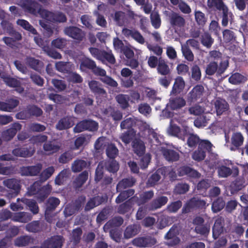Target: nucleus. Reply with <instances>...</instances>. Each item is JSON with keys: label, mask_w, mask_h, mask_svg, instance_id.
Here are the masks:
<instances>
[{"label": "nucleus", "mask_w": 248, "mask_h": 248, "mask_svg": "<svg viewBox=\"0 0 248 248\" xmlns=\"http://www.w3.org/2000/svg\"><path fill=\"white\" fill-rule=\"evenodd\" d=\"M228 60L221 61L219 65L217 62L211 61L206 67L205 73L211 76L216 73L217 76H221L229 67Z\"/></svg>", "instance_id": "obj_1"}, {"label": "nucleus", "mask_w": 248, "mask_h": 248, "mask_svg": "<svg viewBox=\"0 0 248 248\" xmlns=\"http://www.w3.org/2000/svg\"><path fill=\"white\" fill-rule=\"evenodd\" d=\"M212 146L209 140H202L198 149L193 152L192 158L198 162L203 160L205 158L206 153H210L212 151Z\"/></svg>", "instance_id": "obj_2"}, {"label": "nucleus", "mask_w": 248, "mask_h": 248, "mask_svg": "<svg viewBox=\"0 0 248 248\" xmlns=\"http://www.w3.org/2000/svg\"><path fill=\"white\" fill-rule=\"evenodd\" d=\"M80 68L82 71L90 70L95 76H104L106 74L104 69L97 67L95 62L89 58H85L81 61Z\"/></svg>", "instance_id": "obj_3"}, {"label": "nucleus", "mask_w": 248, "mask_h": 248, "mask_svg": "<svg viewBox=\"0 0 248 248\" xmlns=\"http://www.w3.org/2000/svg\"><path fill=\"white\" fill-rule=\"evenodd\" d=\"M98 127L97 122L91 119H85L78 122L74 127L73 131L75 133H78L84 131H96Z\"/></svg>", "instance_id": "obj_4"}, {"label": "nucleus", "mask_w": 248, "mask_h": 248, "mask_svg": "<svg viewBox=\"0 0 248 248\" xmlns=\"http://www.w3.org/2000/svg\"><path fill=\"white\" fill-rule=\"evenodd\" d=\"M3 185L9 189L13 191L8 193L9 198H13L16 197L21 189L20 180L15 178H9L3 181Z\"/></svg>", "instance_id": "obj_5"}, {"label": "nucleus", "mask_w": 248, "mask_h": 248, "mask_svg": "<svg viewBox=\"0 0 248 248\" xmlns=\"http://www.w3.org/2000/svg\"><path fill=\"white\" fill-rule=\"evenodd\" d=\"M35 151V148L33 146L24 145L22 146L16 145L12 151L13 155L16 157L24 158L32 156Z\"/></svg>", "instance_id": "obj_6"}, {"label": "nucleus", "mask_w": 248, "mask_h": 248, "mask_svg": "<svg viewBox=\"0 0 248 248\" xmlns=\"http://www.w3.org/2000/svg\"><path fill=\"white\" fill-rule=\"evenodd\" d=\"M156 243V239L150 235L138 237L133 239L132 241V244L133 246L139 248L152 247Z\"/></svg>", "instance_id": "obj_7"}, {"label": "nucleus", "mask_w": 248, "mask_h": 248, "mask_svg": "<svg viewBox=\"0 0 248 248\" xmlns=\"http://www.w3.org/2000/svg\"><path fill=\"white\" fill-rule=\"evenodd\" d=\"M64 33L74 40L80 42L83 40L85 33L81 29L74 26H69L64 28Z\"/></svg>", "instance_id": "obj_8"}, {"label": "nucleus", "mask_w": 248, "mask_h": 248, "mask_svg": "<svg viewBox=\"0 0 248 248\" xmlns=\"http://www.w3.org/2000/svg\"><path fill=\"white\" fill-rule=\"evenodd\" d=\"M64 241L65 239L62 236L53 235L43 242V247L44 248H62Z\"/></svg>", "instance_id": "obj_9"}, {"label": "nucleus", "mask_w": 248, "mask_h": 248, "mask_svg": "<svg viewBox=\"0 0 248 248\" xmlns=\"http://www.w3.org/2000/svg\"><path fill=\"white\" fill-rule=\"evenodd\" d=\"M60 203V200L54 197H49L45 204V216L46 219L48 221V218L51 217V214L55 211Z\"/></svg>", "instance_id": "obj_10"}, {"label": "nucleus", "mask_w": 248, "mask_h": 248, "mask_svg": "<svg viewBox=\"0 0 248 248\" xmlns=\"http://www.w3.org/2000/svg\"><path fill=\"white\" fill-rule=\"evenodd\" d=\"M204 92L203 86L201 84H198L194 86L189 92L187 95V101L188 102H195L201 98Z\"/></svg>", "instance_id": "obj_11"}, {"label": "nucleus", "mask_w": 248, "mask_h": 248, "mask_svg": "<svg viewBox=\"0 0 248 248\" xmlns=\"http://www.w3.org/2000/svg\"><path fill=\"white\" fill-rule=\"evenodd\" d=\"M42 169V165L40 163L34 166H22L20 168V173L21 176H36Z\"/></svg>", "instance_id": "obj_12"}, {"label": "nucleus", "mask_w": 248, "mask_h": 248, "mask_svg": "<svg viewBox=\"0 0 248 248\" xmlns=\"http://www.w3.org/2000/svg\"><path fill=\"white\" fill-rule=\"evenodd\" d=\"M177 226L174 225L165 235V239L169 240L167 242V245L173 247L180 243V239L177 236Z\"/></svg>", "instance_id": "obj_13"}, {"label": "nucleus", "mask_w": 248, "mask_h": 248, "mask_svg": "<svg viewBox=\"0 0 248 248\" xmlns=\"http://www.w3.org/2000/svg\"><path fill=\"white\" fill-rule=\"evenodd\" d=\"M224 230V219L222 217H218L215 220L212 228V235L214 239H217L223 233Z\"/></svg>", "instance_id": "obj_14"}, {"label": "nucleus", "mask_w": 248, "mask_h": 248, "mask_svg": "<svg viewBox=\"0 0 248 248\" xmlns=\"http://www.w3.org/2000/svg\"><path fill=\"white\" fill-rule=\"evenodd\" d=\"M21 128L22 125L19 123H14L10 128L2 132V137L3 139L6 141L11 140L16 135L17 131L21 130Z\"/></svg>", "instance_id": "obj_15"}, {"label": "nucleus", "mask_w": 248, "mask_h": 248, "mask_svg": "<svg viewBox=\"0 0 248 248\" xmlns=\"http://www.w3.org/2000/svg\"><path fill=\"white\" fill-rule=\"evenodd\" d=\"M45 18L53 22L63 23L67 21L66 16L62 13L54 14L48 11L44 10Z\"/></svg>", "instance_id": "obj_16"}, {"label": "nucleus", "mask_w": 248, "mask_h": 248, "mask_svg": "<svg viewBox=\"0 0 248 248\" xmlns=\"http://www.w3.org/2000/svg\"><path fill=\"white\" fill-rule=\"evenodd\" d=\"M161 153L165 159L169 162H173L179 160L180 155L177 151L167 148H162Z\"/></svg>", "instance_id": "obj_17"}, {"label": "nucleus", "mask_w": 248, "mask_h": 248, "mask_svg": "<svg viewBox=\"0 0 248 248\" xmlns=\"http://www.w3.org/2000/svg\"><path fill=\"white\" fill-rule=\"evenodd\" d=\"M132 148L134 153L139 156L143 155L145 152L144 142L140 138H135L132 141Z\"/></svg>", "instance_id": "obj_18"}, {"label": "nucleus", "mask_w": 248, "mask_h": 248, "mask_svg": "<svg viewBox=\"0 0 248 248\" xmlns=\"http://www.w3.org/2000/svg\"><path fill=\"white\" fill-rule=\"evenodd\" d=\"M215 7L219 11H222V19L221 23L223 27H226L228 25L229 20V10L228 7L224 4L222 0H217Z\"/></svg>", "instance_id": "obj_19"}, {"label": "nucleus", "mask_w": 248, "mask_h": 248, "mask_svg": "<svg viewBox=\"0 0 248 248\" xmlns=\"http://www.w3.org/2000/svg\"><path fill=\"white\" fill-rule=\"evenodd\" d=\"M19 104V100L14 98L8 99L6 102L0 101V110L11 112Z\"/></svg>", "instance_id": "obj_20"}, {"label": "nucleus", "mask_w": 248, "mask_h": 248, "mask_svg": "<svg viewBox=\"0 0 248 248\" xmlns=\"http://www.w3.org/2000/svg\"><path fill=\"white\" fill-rule=\"evenodd\" d=\"M141 226L139 224L134 223L127 226L124 233L125 239H129L138 234L140 231Z\"/></svg>", "instance_id": "obj_21"}, {"label": "nucleus", "mask_w": 248, "mask_h": 248, "mask_svg": "<svg viewBox=\"0 0 248 248\" xmlns=\"http://www.w3.org/2000/svg\"><path fill=\"white\" fill-rule=\"evenodd\" d=\"M168 201L166 196H161L154 199L149 204V209L155 211L165 205Z\"/></svg>", "instance_id": "obj_22"}, {"label": "nucleus", "mask_w": 248, "mask_h": 248, "mask_svg": "<svg viewBox=\"0 0 248 248\" xmlns=\"http://www.w3.org/2000/svg\"><path fill=\"white\" fill-rule=\"evenodd\" d=\"M136 182V179L133 177L123 178L117 184L116 191L118 192L127 188L132 187Z\"/></svg>", "instance_id": "obj_23"}, {"label": "nucleus", "mask_w": 248, "mask_h": 248, "mask_svg": "<svg viewBox=\"0 0 248 248\" xmlns=\"http://www.w3.org/2000/svg\"><path fill=\"white\" fill-rule=\"evenodd\" d=\"M88 85L91 92L95 95L104 96L107 94L106 91L101 87L98 81L92 80L89 82Z\"/></svg>", "instance_id": "obj_24"}, {"label": "nucleus", "mask_w": 248, "mask_h": 248, "mask_svg": "<svg viewBox=\"0 0 248 248\" xmlns=\"http://www.w3.org/2000/svg\"><path fill=\"white\" fill-rule=\"evenodd\" d=\"M217 115H221L229 109V104L227 101L221 98H217L214 102Z\"/></svg>", "instance_id": "obj_25"}, {"label": "nucleus", "mask_w": 248, "mask_h": 248, "mask_svg": "<svg viewBox=\"0 0 248 248\" xmlns=\"http://www.w3.org/2000/svg\"><path fill=\"white\" fill-rule=\"evenodd\" d=\"M52 186L49 184L41 186L36 196V199L39 202H43L50 194Z\"/></svg>", "instance_id": "obj_26"}, {"label": "nucleus", "mask_w": 248, "mask_h": 248, "mask_svg": "<svg viewBox=\"0 0 248 248\" xmlns=\"http://www.w3.org/2000/svg\"><path fill=\"white\" fill-rule=\"evenodd\" d=\"M74 125L73 118L71 116H65L61 118L57 124L56 127L59 130L68 129Z\"/></svg>", "instance_id": "obj_27"}, {"label": "nucleus", "mask_w": 248, "mask_h": 248, "mask_svg": "<svg viewBox=\"0 0 248 248\" xmlns=\"http://www.w3.org/2000/svg\"><path fill=\"white\" fill-rule=\"evenodd\" d=\"M246 186L245 180L244 178H237L232 181L230 186V189L232 194L236 193Z\"/></svg>", "instance_id": "obj_28"}, {"label": "nucleus", "mask_w": 248, "mask_h": 248, "mask_svg": "<svg viewBox=\"0 0 248 248\" xmlns=\"http://www.w3.org/2000/svg\"><path fill=\"white\" fill-rule=\"evenodd\" d=\"M244 140V138L240 132L233 133L231 137V144L235 149L232 147L231 150L232 151L239 149L243 145Z\"/></svg>", "instance_id": "obj_29"}, {"label": "nucleus", "mask_w": 248, "mask_h": 248, "mask_svg": "<svg viewBox=\"0 0 248 248\" xmlns=\"http://www.w3.org/2000/svg\"><path fill=\"white\" fill-rule=\"evenodd\" d=\"M154 196V192L152 190L145 191L140 194L139 197H136L135 201L139 206L143 205L152 199Z\"/></svg>", "instance_id": "obj_30"}, {"label": "nucleus", "mask_w": 248, "mask_h": 248, "mask_svg": "<svg viewBox=\"0 0 248 248\" xmlns=\"http://www.w3.org/2000/svg\"><path fill=\"white\" fill-rule=\"evenodd\" d=\"M170 22L174 27L181 28L185 24V20L184 17L176 13H173L170 16Z\"/></svg>", "instance_id": "obj_31"}, {"label": "nucleus", "mask_w": 248, "mask_h": 248, "mask_svg": "<svg viewBox=\"0 0 248 248\" xmlns=\"http://www.w3.org/2000/svg\"><path fill=\"white\" fill-rule=\"evenodd\" d=\"M165 169L161 168L158 169L155 173L152 174L149 178L147 184L151 186L155 185L156 183L160 179L161 175H165Z\"/></svg>", "instance_id": "obj_32"}, {"label": "nucleus", "mask_w": 248, "mask_h": 248, "mask_svg": "<svg viewBox=\"0 0 248 248\" xmlns=\"http://www.w3.org/2000/svg\"><path fill=\"white\" fill-rule=\"evenodd\" d=\"M33 241V238L29 235H22L16 238L14 240V245L17 247H24L28 246Z\"/></svg>", "instance_id": "obj_33"}, {"label": "nucleus", "mask_w": 248, "mask_h": 248, "mask_svg": "<svg viewBox=\"0 0 248 248\" xmlns=\"http://www.w3.org/2000/svg\"><path fill=\"white\" fill-rule=\"evenodd\" d=\"M185 82L181 77H177L175 79L171 93L173 94L180 93L185 88Z\"/></svg>", "instance_id": "obj_34"}, {"label": "nucleus", "mask_w": 248, "mask_h": 248, "mask_svg": "<svg viewBox=\"0 0 248 248\" xmlns=\"http://www.w3.org/2000/svg\"><path fill=\"white\" fill-rule=\"evenodd\" d=\"M185 100L181 97H176L170 99L169 105L172 110H177L186 105Z\"/></svg>", "instance_id": "obj_35"}, {"label": "nucleus", "mask_w": 248, "mask_h": 248, "mask_svg": "<svg viewBox=\"0 0 248 248\" xmlns=\"http://www.w3.org/2000/svg\"><path fill=\"white\" fill-rule=\"evenodd\" d=\"M157 71L159 74L162 76H169L170 74V70L169 65L165 60L161 58L158 59Z\"/></svg>", "instance_id": "obj_36"}, {"label": "nucleus", "mask_w": 248, "mask_h": 248, "mask_svg": "<svg viewBox=\"0 0 248 248\" xmlns=\"http://www.w3.org/2000/svg\"><path fill=\"white\" fill-rule=\"evenodd\" d=\"M32 218L31 214L27 212H20L15 214L13 220L21 223H27L31 221Z\"/></svg>", "instance_id": "obj_37"}, {"label": "nucleus", "mask_w": 248, "mask_h": 248, "mask_svg": "<svg viewBox=\"0 0 248 248\" xmlns=\"http://www.w3.org/2000/svg\"><path fill=\"white\" fill-rule=\"evenodd\" d=\"M120 193L115 199V202L117 203H120L132 196L135 193V190L133 189H128L125 190L119 191Z\"/></svg>", "instance_id": "obj_38"}, {"label": "nucleus", "mask_w": 248, "mask_h": 248, "mask_svg": "<svg viewBox=\"0 0 248 248\" xmlns=\"http://www.w3.org/2000/svg\"><path fill=\"white\" fill-rule=\"evenodd\" d=\"M201 44L207 48H210L214 43V39L208 31H205L200 36Z\"/></svg>", "instance_id": "obj_39"}, {"label": "nucleus", "mask_w": 248, "mask_h": 248, "mask_svg": "<svg viewBox=\"0 0 248 248\" xmlns=\"http://www.w3.org/2000/svg\"><path fill=\"white\" fill-rule=\"evenodd\" d=\"M136 196H133L124 203L119 205L118 207L117 211L120 214H124L129 212L131 208L132 202L135 201Z\"/></svg>", "instance_id": "obj_40"}, {"label": "nucleus", "mask_w": 248, "mask_h": 248, "mask_svg": "<svg viewBox=\"0 0 248 248\" xmlns=\"http://www.w3.org/2000/svg\"><path fill=\"white\" fill-rule=\"evenodd\" d=\"M114 20L119 26L124 25L128 23V17L127 15L122 11H116L114 14Z\"/></svg>", "instance_id": "obj_41"}, {"label": "nucleus", "mask_w": 248, "mask_h": 248, "mask_svg": "<svg viewBox=\"0 0 248 248\" xmlns=\"http://www.w3.org/2000/svg\"><path fill=\"white\" fill-rule=\"evenodd\" d=\"M25 62L31 68L36 71L41 70L43 64L41 61L31 57H27Z\"/></svg>", "instance_id": "obj_42"}, {"label": "nucleus", "mask_w": 248, "mask_h": 248, "mask_svg": "<svg viewBox=\"0 0 248 248\" xmlns=\"http://www.w3.org/2000/svg\"><path fill=\"white\" fill-rule=\"evenodd\" d=\"M135 135L136 131L134 129H129L122 133L120 138L121 139L122 141L126 145L133 141Z\"/></svg>", "instance_id": "obj_43"}, {"label": "nucleus", "mask_w": 248, "mask_h": 248, "mask_svg": "<svg viewBox=\"0 0 248 248\" xmlns=\"http://www.w3.org/2000/svg\"><path fill=\"white\" fill-rule=\"evenodd\" d=\"M75 157L73 150H68L62 154L58 158V161L61 164H66L72 160Z\"/></svg>", "instance_id": "obj_44"}, {"label": "nucleus", "mask_w": 248, "mask_h": 248, "mask_svg": "<svg viewBox=\"0 0 248 248\" xmlns=\"http://www.w3.org/2000/svg\"><path fill=\"white\" fill-rule=\"evenodd\" d=\"M16 24L31 33L34 35L37 34V31L28 21L19 19L16 21Z\"/></svg>", "instance_id": "obj_45"}, {"label": "nucleus", "mask_w": 248, "mask_h": 248, "mask_svg": "<svg viewBox=\"0 0 248 248\" xmlns=\"http://www.w3.org/2000/svg\"><path fill=\"white\" fill-rule=\"evenodd\" d=\"M217 172L219 177L227 178L232 174V170L224 165H221L217 167Z\"/></svg>", "instance_id": "obj_46"}, {"label": "nucleus", "mask_w": 248, "mask_h": 248, "mask_svg": "<svg viewBox=\"0 0 248 248\" xmlns=\"http://www.w3.org/2000/svg\"><path fill=\"white\" fill-rule=\"evenodd\" d=\"M21 202L25 204L33 214H37L39 212V207L35 201L27 199H22Z\"/></svg>", "instance_id": "obj_47"}, {"label": "nucleus", "mask_w": 248, "mask_h": 248, "mask_svg": "<svg viewBox=\"0 0 248 248\" xmlns=\"http://www.w3.org/2000/svg\"><path fill=\"white\" fill-rule=\"evenodd\" d=\"M43 149L46 152H48L49 154H52L59 151L60 149V146L52 141H49L46 142L44 144Z\"/></svg>", "instance_id": "obj_48"}, {"label": "nucleus", "mask_w": 248, "mask_h": 248, "mask_svg": "<svg viewBox=\"0 0 248 248\" xmlns=\"http://www.w3.org/2000/svg\"><path fill=\"white\" fill-rule=\"evenodd\" d=\"M82 230L80 227H77L73 230L71 233V241L75 245L78 244L80 241Z\"/></svg>", "instance_id": "obj_49"}, {"label": "nucleus", "mask_w": 248, "mask_h": 248, "mask_svg": "<svg viewBox=\"0 0 248 248\" xmlns=\"http://www.w3.org/2000/svg\"><path fill=\"white\" fill-rule=\"evenodd\" d=\"M26 111L30 115L35 117L41 116L43 113L42 109L36 105H29L27 107Z\"/></svg>", "instance_id": "obj_50"}, {"label": "nucleus", "mask_w": 248, "mask_h": 248, "mask_svg": "<svg viewBox=\"0 0 248 248\" xmlns=\"http://www.w3.org/2000/svg\"><path fill=\"white\" fill-rule=\"evenodd\" d=\"M225 202L222 197L217 198L212 204V210L214 213L220 211L225 206Z\"/></svg>", "instance_id": "obj_51"}, {"label": "nucleus", "mask_w": 248, "mask_h": 248, "mask_svg": "<svg viewBox=\"0 0 248 248\" xmlns=\"http://www.w3.org/2000/svg\"><path fill=\"white\" fill-rule=\"evenodd\" d=\"M88 178V172L86 170L82 171L76 178L74 182L75 186L77 188L81 187L86 182Z\"/></svg>", "instance_id": "obj_52"}, {"label": "nucleus", "mask_w": 248, "mask_h": 248, "mask_svg": "<svg viewBox=\"0 0 248 248\" xmlns=\"http://www.w3.org/2000/svg\"><path fill=\"white\" fill-rule=\"evenodd\" d=\"M119 163L114 159L109 160L105 163L106 170L112 173H116L119 169Z\"/></svg>", "instance_id": "obj_53"}, {"label": "nucleus", "mask_w": 248, "mask_h": 248, "mask_svg": "<svg viewBox=\"0 0 248 248\" xmlns=\"http://www.w3.org/2000/svg\"><path fill=\"white\" fill-rule=\"evenodd\" d=\"M26 230L31 232H39L41 230L40 221L35 220L28 223L26 226Z\"/></svg>", "instance_id": "obj_54"}, {"label": "nucleus", "mask_w": 248, "mask_h": 248, "mask_svg": "<svg viewBox=\"0 0 248 248\" xmlns=\"http://www.w3.org/2000/svg\"><path fill=\"white\" fill-rule=\"evenodd\" d=\"M195 232L202 236H207L210 231V226L208 224H203L201 225L195 226Z\"/></svg>", "instance_id": "obj_55"}, {"label": "nucleus", "mask_w": 248, "mask_h": 248, "mask_svg": "<svg viewBox=\"0 0 248 248\" xmlns=\"http://www.w3.org/2000/svg\"><path fill=\"white\" fill-rule=\"evenodd\" d=\"M87 163L86 161L82 159L75 160L72 165V170L74 172H80L83 169L86 168Z\"/></svg>", "instance_id": "obj_56"}, {"label": "nucleus", "mask_w": 248, "mask_h": 248, "mask_svg": "<svg viewBox=\"0 0 248 248\" xmlns=\"http://www.w3.org/2000/svg\"><path fill=\"white\" fill-rule=\"evenodd\" d=\"M119 153V150L114 144H109L106 149V154L110 159H114Z\"/></svg>", "instance_id": "obj_57"}, {"label": "nucleus", "mask_w": 248, "mask_h": 248, "mask_svg": "<svg viewBox=\"0 0 248 248\" xmlns=\"http://www.w3.org/2000/svg\"><path fill=\"white\" fill-rule=\"evenodd\" d=\"M117 102L123 109H125L129 106V97L126 94H119L116 97Z\"/></svg>", "instance_id": "obj_58"}, {"label": "nucleus", "mask_w": 248, "mask_h": 248, "mask_svg": "<svg viewBox=\"0 0 248 248\" xmlns=\"http://www.w3.org/2000/svg\"><path fill=\"white\" fill-rule=\"evenodd\" d=\"M54 170V168L52 166L49 167L44 170L40 175V181L42 183L46 181L51 176Z\"/></svg>", "instance_id": "obj_59"}, {"label": "nucleus", "mask_w": 248, "mask_h": 248, "mask_svg": "<svg viewBox=\"0 0 248 248\" xmlns=\"http://www.w3.org/2000/svg\"><path fill=\"white\" fill-rule=\"evenodd\" d=\"M67 76L68 82L72 83H81L83 81V78L76 72H69Z\"/></svg>", "instance_id": "obj_60"}, {"label": "nucleus", "mask_w": 248, "mask_h": 248, "mask_svg": "<svg viewBox=\"0 0 248 248\" xmlns=\"http://www.w3.org/2000/svg\"><path fill=\"white\" fill-rule=\"evenodd\" d=\"M69 65V62L60 61L55 63V67L60 72L69 73L71 70Z\"/></svg>", "instance_id": "obj_61"}, {"label": "nucleus", "mask_w": 248, "mask_h": 248, "mask_svg": "<svg viewBox=\"0 0 248 248\" xmlns=\"http://www.w3.org/2000/svg\"><path fill=\"white\" fill-rule=\"evenodd\" d=\"M193 209H203L206 207L205 201L201 200L198 198L193 197L189 200Z\"/></svg>", "instance_id": "obj_62"}, {"label": "nucleus", "mask_w": 248, "mask_h": 248, "mask_svg": "<svg viewBox=\"0 0 248 248\" xmlns=\"http://www.w3.org/2000/svg\"><path fill=\"white\" fill-rule=\"evenodd\" d=\"M136 124L135 119L132 118H127L123 121L120 124L121 129H134L132 127Z\"/></svg>", "instance_id": "obj_63"}, {"label": "nucleus", "mask_w": 248, "mask_h": 248, "mask_svg": "<svg viewBox=\"0 0 248 248\" xmlns=\"http://www.w3.org/2000/svg\"><path fill=\"white\" fill-rule=\"evenodd\" d=\"M245 81V77L241 74L235 73L233 74L229 78V81L230 83L237 85Z\"/></svg>", "instance_id": "obj_64"}]
</instances>
